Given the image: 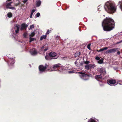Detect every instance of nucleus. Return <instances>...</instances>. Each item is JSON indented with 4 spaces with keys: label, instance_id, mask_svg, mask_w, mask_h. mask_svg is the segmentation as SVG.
I'll list each match as a JSON object with an SVG mask.
<instances>
[{
    "label": "nucleus",
    "instance_id": "43",
    "mask_svg": "<svg viewBox=\"0 0 122 122\" xmlns=\"http://www.w3.org/2000/svg\"><path fill=\"white\" fill-rule=\"evenodd\" d=\"M75 65H76L78 66V67H79V66H78L77 64L78 65V62H77V61H76L75 62Z\"/></svg>",
    "mask_w": 122,
    "mask_h": 122
},
{
    "label": "nucleus",
    "instance_id": "53",
    "mask_svg": "<svg viewBox=\"0 0 122 122\" xmlns=\"http://www.w3.org/2000/svg\"><path fill=\"white\" fill-rule=\"evenodd\" d=\"M80 65H82V63H80Z\"/></svg>",
    "mask_w": 122,
    "mask_h": 122
},
{
    "label": "nucleus",
    "instance_id": "41",
    "mask_svg": "<svg viewBox=\"0 0 122 122\" xmlns=\"http://www.w3.org/2000/svg\"><path fill=\"white\" fill-rule=\"evenodd\" d=\"M95 59L96 60H99L100 59V57L98 56H96V57Z\"/></svg>",
    "mask_w": 122,
    "mask_h": 122
},
{
    "label": "nucleus",
    "instance_id": "7",
    "mask_svg": "<svg viewBox=\"0 0 122 122\" xmlns=\"http://www.w3.org/2000/svg\"><path fill=\"white\" fill-rule=\"evenodd\" d=\"M30 52L31 54L33 56H35L37 54V52L36 50L34 48L30 49Z\"/></svg>",
    "mask_w": 122,
    "mask_h": 122
},
{
    "label": "nucleus",
    "instance_id": "8",
    "mask_svg": "<svg viewBox=\"0 0 122 122\" xmlns=\"http://www.w3.org/2000/svg\"><path fill=\"white\" fill-rule=\"evenodd\" d=\"M73 69V68L72 67L71 65L69 64L67 65L66 67L65 68H64V69L63 70V72L62 74L65 73L64 71L65 70H72Z\"/></svg>",
    "mask_w": 122,
    "mask_h": 122
},
{
    "label": "nucleus",
    "instance_id": "51",
    "mask_svg": "<svg viewBox=\"0 0 122 122\" xmlns=\"http://www.w3.org/2000/svg\"><path fill=\"white\" fill-rule=\"evenodd\" d=\"M100 6H99L98 7V10H99V7H100Z\"/></svg>",
    "mask_w": 122,
    "mask_h": 122
},
{
    "label": "nucleus",
    "instance_id": "47",
    "mask_svg": "<svg viewBox=\"0 0 122 122\" xmlns=\"http://www.w3.org/2000/svg\"><path fill=\"white\" fill-rule=\"evenodd\" d=\"M33 14L32 13H31V14H30V18H31L32 17V15H33Z\"/></svg>",
    "mask_w": 122,
    "mask_h": 122
},
{
    "label": "nucleus",
    "instance_id": "42",
    "mask_svg": "<svg viewBox=\"0 0 122 122\" xmlns=\"http://www.w3.org/2000/svg\"><path fill=\"white\" fill-rule=\"evenodd\" d=\"M90 63V62L89 61H85L84 63L85 64H88Z\"/></svg>",
    "mask_w": 122,
    "mask_h": 122
},
{
    "label": "nucleus",
    "instance_id": "50",
    "mask_svg": "<svg viewBox=\"0 0 122 122\" xmlns=\"http://www.w3.org/2000/svg\"><path fill=\"white\" fill-rule=\"evenodd\" d=\"M10 0H7L6 2H8L9 1H10Z\"/></svg>",
    "mask_w": 122,
    "mask_h": 122
},
{
    "label": "nucleus",
    "instance_id": "24",
    "mask_svg": "<svg viewBox=\"0 0 122 122\" xmlns=\"http://www.w3.org/2000/svg\"><path fill=\"white\" fill-rule=\"evenodd\" d=\"M48 45H46V47H45V49H44V51L45 52L48 49Z\"/></svg>",
    "mask_w": 122,
    "mask_h": 122
},
{
    "label": "nucleus",
    "instance_id": "11",
    "mask_svg": "<svg viewBox=\"0 0 122 122\" xmlns=\"http://www.w3.org/2000/svg\"><path fill=\"white\" fill-rule=\"evenodd\" d=\"M39 68L40 71L41 72H43L46 70L45 68H44V66L42 65L40 66L39 67Z\"/></svg>",
    "mask_w": 122,
    "mask_h": 122
},
{
    "label": "nucleus",
    "instance_id": "10",
    "mask_svg": "<svg viewBox=\"0 0 122 122\" xmlns=\"http://www.w3.org/2000/svg\"><path fill=\"white\" fill-rule=\"evenodd\" d=\"M20 28V26L19 25L17 24L15 25L14 29L15 30V32L16 33H18Z\"/></svg>",
    "mask_w": 122,
    "mask_h": 122
},
{
    "label": "nucleus",
    "instance_id": "46",
    "mask_svg": "<svg viewBox=\"0 0 122 122\" xmlns=\"http://www.w3.org/2000/svg\"><path fill=\"white\" fill-rule=\"evenodd\" d=\"M49 30H48L46 33V34H49Z\"/></svg>",
    "mask_w": 122,
    "mask_h": 122
},
{
    "label": "nucleus",
    "instance_id": "12",
    "mask_svg": "<svg viewBox=\"0 0 122 122\" xmlns=\"http://www.w3.org/2000/svg\"><path fill=\"white\" fill-rule=\"evenodd\" d=\"M15 63L14 59L12 58L10 59L9 60L8 63L10 64L11 65H12Z\"/></svg>",
    "mask_w": 122,
    "mask_h": 122
},
{
    "label": "nucleus",
    "instance_id": "28",
    "mask_svg": "<svg viewBox=\"0 0 122 122\" xmlns=\"http://www.w3.org/2000/svg\"><path fill=\"white\" fill-rule=\"evenodd\" d=\"M30 41L29 42H31L32 41H33L35 40V38H32L31 37H30Z\"/></svg>",
    "mask_w": 122,
    "mask_h": 122
},
{
    "label": "nucleus",
    "instance_id": "33",
    "mask_svg": "<svg viewBox=\"0 0 122 122\" xmlns=\"http://www.w3.org/2000/svg\"><path fill=\"white\" fill-rule=\"evenodd\" d=\"M119 3L120 4V7L121 10L122 11V0L121 2L119 1Z\"/></svg>",
    "mask_w": 122,
    "mask_h": 122
},
{
    "label": "nucleus",
    "instance_id": "30",
    "mask_svg": "<svg viewBox=\"0 0 122 122\" xmlns=\"http://www.w3.org/2000/svg\"><path fill=\"white\" fill-rule=\"evenodd\" d=\"M34 26L35 25L34 24H33L32 25H30L29 29H32L34 27Z\"/></svg>",
    "mask_w": 122,
    "mask_h": 122
},
{
    "label": "nucleus",
    "instance_id": "17",
    "mask_svg": "<svg viewBox=\"0 0 122 122\" xmlns=\"http://www.w3.org/2000/svg\"><path fill=\"white\" fill-rule=\"evenodd\" d=\"M41 3V2L40 1L38 0L36 2V5L37 7H39L40 6Z\"/></svg>",
    "mask_w": 122,
    "mask_h": 122
},
{
    "label": "nucleus",
    "instance_id": "45",
    "mask_svg": "<svg viewBox=\"0 0 122 122\" xmlns=\"http://www.w3.org/2000/svg\"><path fill=\"white\" fill-rule=\"evenodd\" d=\"M19 3H18L15 4V5L16 6H17L19 5Z\"/></svg>",
    "mask_w": 122,
    "mask_h": 122
},
{
    "label": "nucleus",
    "instance_id": "9",
    "mask_svg": "<svg viewBox=\"0 0 122 122\" xmlns=\"http://www.w3.org/2000/svg\"><path fill=\"white\" fill-rule=\"evenodd\" d=\"M12 3V2H10L7 4L6 7L7 8H9L12 10H15V8L13 7H10L9 6L11 5V4Z\"/></svg>",
    "mask_w": 122,
    "mask_h": 122
},
{
    "label": "nucleus",
    "instance_id": "3",
    "mask_svg": "<svg viewBox=\"0 0 122 122\" xmlns=\"http://www.w3.org/2000/svg\"><path fill=\"white\" fill-rule=\"evenodd\" d=\"M51 68L53 70L55 71H58L61 73H63V70L64 69V67L60 64H57L51 66Z\"/></svg>",
    "mask_w": 122,
    "mask_h": 122
},
{
    "label": "nucleus",
    "instance_id": "27",
    "mask_svg": "<svg viewBox=\"0 0 122 122\" xmlns=\"http://www.w3.org/2000/svg\"><path fill=\"white\" fill-rule=\"evenodd\" d=\"M35 35V32H32L30 35V36L33 37Z\"/></svg>",
    "mask_w": 122,
    "mask_h": 122
},
{
    "label": "nucleus",
    "instance_id": "52",
    "mask_svg": "<svg viewBox=\"0 0 122 122\" xmlns=\"http://www.w3.org/2000/svg\"><path fill=\"white\" fill-rule=\"evenodd\" d=\"M28 26V24L27 25V24L26 25V27H27Z\"/></svg>",
    "mask_w": 122,
    "mask_h": 122
},
{
    "label": "nucleus",
    "instance_id": "29",
    "mask_svg": "<svg viewBox=\"0 0 122 122\" xmlns=\"http://www.w3.org/2000/svg\"><path fill=\"white\" fill-rule=\"evenodd\" d=\"M78 73H80L81 74V76H86V74L84 73L80 72H78Z\"/></svg>",
    "mask_w": 122,
    "mask_h": 122
},
{
    "label": "nucleus",
    "instance_id": "44",
    "mask_svg": "<svg viewBox=\"0 0 122 122\" xmlns=\"http://www.w3.org/2000/svg\"><path fill=\"white\" fill-rule=\"evenodd\" d=\"M28 0H23L22 1L24 3H26Z\"/></svg>",
    "mask_w": 122,
    "mask_h": 122
},
{
    "label": "nucleus",
    "instance_id": "14",
    "mask_svg": "<svg viewBox=\"0 0 122 122\" xmlns=\"http://www.w3.org/2000/svg\"><path fill=\"white\" fill-rule=\"evenodd\" d=\"M98 81H100L102 79V77H94Z\"/></svg>",
    "mask_w": 122,
    "mask_h": 122
},
{
    "label": "nucleus",
    "instance_id": "26",
    "mask_svg": "<svg viewBox=\"0 0 122 122\" xmlns=\"http://www.w3.org/2000/svg\"><path fill=\"white\" fill-rule=\"evenodd\" d=\"M103 62V59L101 58L100 60L98 61V63L99 64H102Z\"/></svg>",
    "mask_w": 122,
    "mask_h": 122
},
{
    "label": "nucleus",
    "instance_id": "19",
    "mask_svg": "<svg viewBox=\"0 0 122 122\" xmlns=\"http://www.w3.org/2000/svg\"><path fill=\"white\" fill-rule=\"evenodd\" d=\"M88 122H97L94 119L91 118L90 119L88 120Z\"/></svg>",
    "mask_w": 122,
    "mask_h": 122
},
{
    "label": "nucleus",
    "instance_id": "49",
    "mask_svg": "<svg viewBox=\"0 0 122 122\" xmlns=\"http://www.w3.org/2000/svg\"><path fill=\"white\" fill-rule=\"evenodd\" d=\"M97 51L98 52H100V50H97Z\"/></svg>",
    "mask_w": 122,
    "mask_h": 122
},
{
    "label": "nucleus",
    "instance_id": "22",
    "mask_svg": "<svg viewBox=\"0 0 122 122\" xmlns=\"http://www.w3.org/2000/svg\"><path fill=\"white\" fill-rule=\"evenodd\" d=\"M46 45L47 44L41 47V51H44V49H45V47H46Z\"/></svg>",
    "mask_w": 122,
    "mask_h": 122
},
{
    "label": "nucleus",
    "instance_id": "13",
    "mask_svg": "<svg viewBox=\"0 0 122 122\" xmlns=\"http://www.w3.org/2000/svg\"><path fill=\"white\" fill-rule=\"evenodd\" d=\"M101 74L99 75L101 76H104V74H105L106 73L105 69L104 68H102L101 69Z\"/></svg>",
    "mask_w": 122,
    "mask_h": 122
},
{
    "label": "nucleus",
    "instance_id": "21",
    "mask_svg": "<svg viewBox=\"0 0 122 122\" xmlns=\"http://www.w3.org/2000/svg\"><path fill=\"white\" fill-rule=\"evenodd\" d=\"M7 16L9 18H11L12 16V14L10 12L8 13L7 14Z\"/></svg>",
    "mask_w": 122,
    "mask_h": 122
},
{
    "label": "nucleus",
    "instance_id": "31",
    "mask_svg": "<svg viewBox=\"0 0 122 122\" xmlns=\"http://www.w3.org/2000/svg\"><path fill=\"white\" fill-rule=\"evenodd\" d=\"M74 73V71H68V73L69 74H72Z\"/></svg>",
    "mask_w": 122,
    "mask_h": 122
},
{
    "label": "nucleus",
    "instance_id": "18",
    "mask_svg": "<svg viewBox=\"0 0 122 122\" xmlns=\"http://www.w3.org/2000/svg\"><path fill=\"white\" fill-rule=\"evenodd\" d=\"M46 37V36L43 35L41 37L40 39V40L41 41L43 39H45Z\"/></svg>",
    "mask_w": 122,
    "mask_h": 122
},
{
    "label": "nucleus",
    "instance_id": "37",
    "mask_svg": "<svg viewBox=\"0 0 122 122\" xmlns=\"http://www.w3.org/2000/svg\"><path fill=\"white\" fill-rule=\"evenodd\" d=\"M91 44H89L87 46V48L89 50H90Z\"/></svg>",
    "mask_w": 122,
    "mask_h": 122
},
{
    "label": "nucleus",
    "instance_id": "5",
    "mask_svg": "<svg viewBox=\"0 0 122 122\" xmlns=\"http://www.w3.org/2000/svg\"><path fill=\"white\" fill-rule=\"evenodd\" d=\"M49 55L52 58V59H56L58 58V56L56 55V53L54 52H51L50 53Z\"/></svg>",
    "mask_w": 122,
    "mask_h": 122
},
{
    "label": "nucleus",
    "instance_id": "56",
    "mask_svg": "<svg viewBox=\"0 0 122 122\" xmlns=\"http://www.w3.org/2000/svg\"><path fill=\"white\" fill-rule=\"evenodd\" d=\"M87 76H89L88 75Z\"/></svg>",
    "mask_w": 122,
    "mask_h": 122
},
{
    "label": "nucleus",
    "instance_id": "39",
    "mask_svg": "<svg viewBox=\"0 0 122 122\" xmlns=\"http://www.w3.org/2000/svg\"><path fill=\"white\" fill-rule=\"evenodd\" d=\"M40 15V13L39 12H38L36 14V17H39Z\"/></svg>",
    "mask_w": 122,
    "mask_h": 122
},
{
    "label": "nucleus",
    "instance_id": "32",
    "mask_svg": "<svg viewBox=\"0 0 122 122\" xmlns=\"http://www.w3.org/2000/svg\"><path fill=\"white\" fill-rule=\"evenodd\" d=\"M116 84H119L120 85H122V81H118L117 83H116Z\"/></svg>",
    "mask_w": 122,
    "mask_h": 122
},
{
    "label": "nucleus",
    "instance_id": "4",
    "mask_svg": "<svg viewBox=\"0 0 122 122\" xmlns=\"http://www.w3.org/2000/svg\"><path fill=\"white\" fill-rule=\"evenodd\" d=\"M107 83L108 85L111 86L117 85V84H116V81L114 79L108 80H107Z\"/></svg>",
    "mask_w": 122,
    "mask_h": 122
},
{
    "label": "nucleus",
    "instance_id": "54",
    "mask_svg": "<svg viewBox=\"0 0 122 122\" xmlns=\"http://www.w3.org/2000/svg\"><path fill=\"white\" fill-rule=\"evenodd\" d=\"M13 37H14V38H15V36H13Z\"/></svg>",
    "mask_w": 122,
    "mask_h": 122
},
{
    "label": "nucleus",
    "instance_id": "6",
    "mask_svg": "<svg viewBox=\"0 0 122 122\" xmlns=\"http://www.w3.org/2000/svg\"><path fill=\"white\" fill-rule=\"evenodd\" d=\"M119 50V48L112 49L110 50L106 51L105 52V53L106 54H109L110 53L118 51Z\"/></svg>",
    "mask_w": 122,
    "mask_h": 122
},
{
    "label": "nucleus",
    "instance_id": "15",
    "mask_svg": "<svg viewBox=\"0 0 122 122\" xmlns=\"http://www.w3.org/2000/svg\"><path fill=\"white\" fill-rule=\"evenodd\" d=\"M89 77H81V78L83 80L86 81L89 79Z\"/></svg>",
    "mask_w": 122,
    "mask_h": 122
},
{
    "label": "nucleus",
    "instance_id": "34",
    "mask_svg": "<svg viewBox=\"0 0 122 122\" xmlns=\"http://www.w3.org/2000/svg\"><path fill=\"white\" fill-rule=\"evenodd\" d=\"M27 34V33L26 32H25L23 36L24 38H26V36Z\"/></svg>",
    "mask_w": 122,
    "mask_h": 122
},
{
    "label": "nucleus",
    "instance_id": "25",
    "mask_svg": "<svg viewBox=\"0 0 122 122\" xmlns=\"http://www.w3.org/2000/svg\"><path fill=\"white\" fill-rule=\"evenodd\" d=\"M45 59L47 60H50L51 59V58L49 57V56H46L45 57Z\"/></svg>",
    "mask_w": 122,
    "mask_h": 122
},
{
    "label": "nucleus",
    "instance_id": "40",
    "mask_svg": "<svg viewBox=\"0 0 122 122\" xmlns=\"http://www.w3.org/2000/svg\"><path fill=\"white\" fill-rule=\"evenodd\" d=\"M48 66V65L47 64H45V66H44V68H45V69Z\"/></svg>",
    "mask_w": 122,
    "mask_h": 122
},
{
    "label": "nucleus",
    "instance_id": "55",
    "mask_svg": "<svg viewBox=\"0 0 122 122\" xmlns=\"http://www.w3.org/2000/svg\"><path fill=\"white\" fill-rule=\"evenodd\" d=\"M96 76H99L98 75H97Z\"/></svg>",
    "mask_w": 122,
    "mask_h": 122
},
{
    "label": "nucleus",
    "instance_id": "16",
    "mask_svg": "<svg viewBox=\"0 0 122 122\" xmlns=\"http://www.w3.org/2000/svg\"><path fill=\"white\" fill-rule=\"evenodd\" d=\"M26 28V25L25 24H23L21 25L20 29L22 30Z\"/></svg>",
    "mask_w": 122,
    "mask_h": 122
},
{
    "label": "nucleus",
    "instance_id": "20",
    "mask_svg": "<svg viewBox=\"0 0 122 122\" xmlns=\"http://www.w3.org/2000/svg\"><path fill=\"white\" fill-rule=\"evenodd\" d=\"M85 67L86 69V70L89 69L90 68V64H86L85 66Z\"/></svg>",
    "mask_w": 122,
    "mask_h": 122
},
{
    "label": "nucleus",
    "instance_id": "23",
    "mask_svg": "<svg viewBox=\"0 0 122 122\" xmlns=\"http://www.w3.org/2000/svg\"><path fill=\"white\" fill-rule=\"evenodd\" d=\"M108 49V48L107 47H105L102 49H100V51H103L104 50H106Z\"/></svg>",
    "mask_w": 122,
    "mask_h": 122
},
{
    "label": "nucleus",
    "instance_id": "48",
    "mask_svg": "<svg viewBox=\"0 0 122 122\" xmlns=\"http://www.w3.org/2000/svg\"><path fill=\"white\" fill-rule=\"evenodd\" d=\"M117 54L118 55H119L120 54V52L119 51L117 52Z\"/></svg>",
    "mask_w": 122,
    "mask_h": 122
},
{
    "label": "nucleus",
    "instance_id": "36",
    "mask_svg": "<svg viewBox=\"0 0 122 122\" xmlns=\"http://www.w3.org/2000/svg\"><path fill=\"white\" fill-rule=\"evenodd\" d=\"M80 53L79 52H78L77 53H76L75 54V56L76 57L77 56H78L80 55Z\"/></svg>",
    "mask_w": 122,
    "mask_h": 122
},
{
    "label": "nucleus",
    "instance_id": "2",
    "mask_svg": "<svg viewBox=\"0 0 122 122\" xmlns=\"http://www.w3.org/2000/svg\"><path fill=\"white\" fill-rule=\"evenodd\" d=\"M105 9L108 13L113 14L116 12L117 6L112 1L107 2L104 6Z\"/></svg>",
    "mask_w": 122,
    "mask_h": 122
},
{
    "label": "nucleus",
    "instance_id": "38",
    "mask_svg": "<svg viewBox=\"0 0 122 122\" xmlns=\"http://www.w3.org/2000/svg\"><path fill=\"white\" fill-rule=\"evenodd\" d=\"M36 9H33V10H32L31 11V13H32V14H33L34 13V12H35V11H36Z\"/></svg>",
    "mask_w": 122,
    "mask_h": 122
},
{
    "label": "nucleus",
    "instance_id": "35",
    "mask_svg": "<svg viewBox=\"0 0 122 122\" xmlns=\"http://www.w3.org/2000/svg\"><path fill=\"white\" fill-rule=\"evenodd\" d=\"M90 68H93L94 67V66L93 64H89Z\"/></svg>",
    "mask_w": 122,
    "mask_h": 122
},
{
    "label": "nucleus",
    "instance_id": "1",
    "mask_svg": "<svg viewBox=\"0 0 122 122\" xmlns=\"http://www.w3.org/2000/svg\"><path fill=\"white\" fill-rule=\"evenodd\" d=\"M114 20L110 18L107 17L102 23V26L104 30L110 31L114 28Z\"/></svg>",
    "mask_w": 122,
    "mask_h": 122
}]
</instances>
